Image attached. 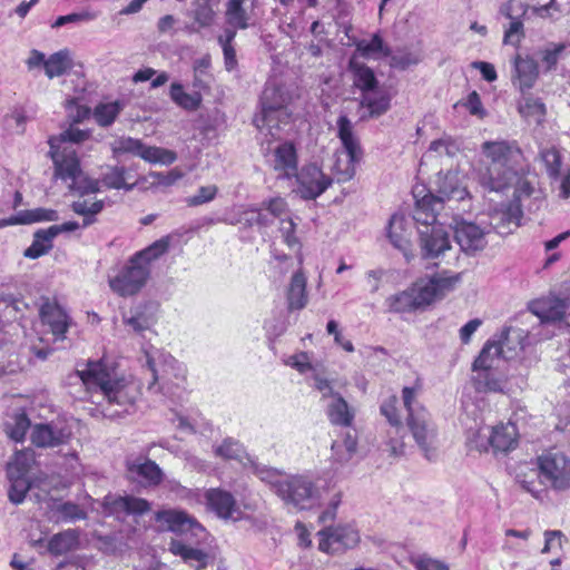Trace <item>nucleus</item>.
I'll return each mask as SVG.
<instances>
[{
	"mask_svg": "<svg viewBox=\"0 0 570 570\" xmlns=\"http://www.w3.org/2000/svg\"><path fill=\"white\" fill-rule=\"evenodd\" d=\"M77 375L91 392V401L101 407L106 417L116 419L129 414L139 397L138 383L129 377H116L114 371L101 362H88Z\"/></svg>",
	"mask_w": 570,
	"mask_h": 570,
	"instance_id": "obj_1",
	"label": "nucleus"
},
{
	"mask_svg": "<svg viewBox=\"0 0 570 570\" xmlns=\"http://www.w3.org/2000/svg\"><path fill=\"white\" fill-rule=\"evenodd\" d=\"M485 157V168L480 174L482 186L492 191L511 187L518 175L529 167L517 141H485L481 146Z\"/></svg>",
	"mask_w": 570,
	"mask_h": 570,
	"instance_id": "obj_2",
	"label": "nucleus"
},
{
	"mask_svg": "<svg viewBox=\"0 0 570 570\" xmlns=\"http://www.w3.org/2000/svg\"><path fill=\"white\" fill-rule=\"evenodd\" d=\"M155 519L165 524L167 530L181 537V539L170 541L169 551L173 554L179 556L196 570L206 568L209 556L194 546L205 541L207 532L195 518L185 511L169 509L158 511Z\"/></svg>",
	"mask_w": 570,
	"mask_h": 570,
	"instance_id": "obj_3",
	"label": "nucleus"
},
{
	"mask_svg": "<svg viewBox=\"0 0 570 570\" xmlns=\"http://www.w3.org/2000/svg\"><path fill=\"white\" fill-rule=\"evenodd\" d=\"M89 132L76 127H69L58 136L49 138L50 156L55 165V177L68 183L71 190H96L92 185H79L82 178L79 158L73 144L88 139Z\"/></svg>",
	"mask_w": 570,
	"mask_h": 570,
	"instance_id": "obj_4",
	"label": "nucleus"
},
{
	"mask_svg": "<svg viewBox=\"0 0 570 570\" xmlns=\"http://www.w3.org/2000/svg\"><path fill=\"white\" fill-rule=\"evenodd\" d=\"M169 243L161 238L131 256L115 277L109 279L110 288L120 296H132L141 291L150 276V265L168 249Z\"/></svg>",
	"mask_w": 570,
	"mask_h": 570,
	"instance_id": "obj_5",
	"label": "nucleus"
},
{
	"mask_svg": "<svg viewBox=\"0 0 570 570\" xmlns=\"http://www.w3.org/2000/svg\"><path fill=\"white\" fill-rule=\"evenodd\" d=\"M294 90L288 86L278 83L276 80H269L262 94V110L254 118V124L258 129H267L272 136L276 134L282 124H287L292 117L291 105L294 100Z\"/></svg>",
	"mask_w": 570,
	"mask_h": 570,
	"instance_id": "obj_6",
	"label": "nucleus"
},
{
	"mask_svg": "<svg viewBox=\"0 0 570 570\" xmlns=\"http://www.w3.org/2000/svg\"><path fill=\"white\" fill-rule=\"evenodd\" d=\"M271 485L286 505L298 510L312 507L318 499L317 487L306 475L277 478Z\"/></svg>",
	"mask_w": 570,
	"mask_h": 570,
	"instance_id": "obj_7",
	"label": "nucleus"
},
{
	"mask_svg": "<svg viewBox=\"0 0 570 570\" xmlns=\"http://www.w3.org/2000/svg\"><path fill=\"white\" fill-rule=\"evenodd\" d=\"M337 136L343 146V153L335 163V171L340 181L350 180L355 175V164L362 157L358 139L354 135L351 120L342 115L337 119Z\"/></svg>",
	"mask_w": 570,
	"mask_h": 570,
	"instance_id": "obj_8",
	"label": "nucleus"
},
{
	"mask_svg": "<svg viewBox=\"0 0 570 570\" xmlns=\"http://www.w3.org/2000/svg\"><path fill=\"white\" fill-rule=\"evenodd\" d=\"M540 476L554 490L570 489V455L561 451H549L538 458Z\"/></svg>",
	"mask_w": 570,
	"mask_h": 570,
	"instance_id": "obj_9",
	"label": "nucleus"
},
{
	"mask_svg": "<svg viewBox=\"0 0 570 570\" xmlns=\"http://www.w3.org/2000/svg\"><path fill=\"white\" fill-rule=\"evenodd\" d=\"M458 282V275H449L446 272L417 281L411 287L417 308L443 298L455 288Z\"/></svg>",
	"mask_w": 570,
	"mask_h": 570,
	"instance_id": "obj_10",
	"label": "nucleus"
},
{
	"mask_svg": "<svg viewBox=\"0 0 570 570\" xmlns=\"http://www.w3.org/2000/svg\"><path fill=\"white\" fill-rule=\"evenodd\" d=\"M458 282V275H449L446 272L417 281L411 287L417 308L443 298L455 288Z\"/></svg>",
	"mask_w": 570,
	"mask_h": 570,
	"instance_id": "obj_11",
	"label": "nucleus"
},
{
	"mask_svg": "<svg viewBox=\"0 0 570 570\" xmlns=\"http://www.w3.org/2000/svg\"><path fill=\"white\" fill-rule=\"evenodd\" d=\"M110 149L114 157H118L124 154H131L151 164L170 165L177 159L176 154L169 149L146 146L141 140L131 137H120L115 139L110 144Z\"/></svg>",
	"mask_w": 570,
	"mask_h": 570,
	"instance_id": "obj_12",
	"label": "nucleus"
},
{
	"mask_svg": "<svg viewBox=\"0 0 570 570\" xmlns=\"http://www.w3.org/2000/svg\"><path fill=\"white\" fill-rule=\"evenodd\" d=\"M318 548L326 553H341L360 543L358 530L352 524L327 527L318 531Z\"/></svg>",
	"mask_w": 570,
	"mask_h": 570,
	"instance_id": "obj_13",
	"label": "nucleus"
},
{
	"mask_svg": "<svg viewBox=\"0 0 570 570\" xmlns=\"http://www.w3.org/2000/svg\"><path fill=\"white\" fill-rule=\"evenodd\" d=\"M529 6L520 0H509L501 4L499 12L510 20L504 30L503 43L519 46L524 38L522 18L527 14Z\"/></svg>",
	"mask_w": 570,
	"mask_h": 570,
	"instance_id": "obj_14",
	"label": "nucleus"
},
{
	"mask_svg": "<svg viewBox=\"0 0 570 570\" xmlns=\"http://www.w3.org/2000/svg\"><path fill=\"white\" fill-rule=\"evenodd\" d=\"M407 425L415 442L424 452V455L429 460H432L434 456L436 433L430 415L425 409H421L419 411V415L407 417Z\"/></svg>",
	"mask_w": 570,
	"mask_h": 570,
	"instance_id": "obj_15",
	"label": "nucleus"
},
{
	"mask_svg": "<svg viewBox=\"0 0 570 570\" xmlns=\"http://www.w3.org/2000/svg\"><path fill=\"white\" fill-rule=\"evenodd\" d=\"M294 177L298 183V191L305 199H315L332 184V179L316 165L304 166Z\"/></svg>",
	"mask_w": 570,
	"mask_h": 570,
	"instance_id": "obj_16",
	"label": "nucleus"
},
{
	"mask_svg": "<svg viewBox=\"0 0 570 570\" xmlns=\"http://www.w3.org/2000/svg\"><path fill=\"white\" fill-rule=\"evenodd\" d=\"M463 178L456 170L440 173L434 181L435 196L442 199L444 204L465 200L469 193Z\"/></svg>",
	"mask_w": 570,
	"mask_h": 570,
	"instance_id": "obj_17",
	"label": "nucleus"
},
{
	"mask_svg": "<svg viewBox=\"0 0 570 570\" xmlns=\"http://www.w3.org/2000/svg\"><path fill=\"white\" fill-rule=\"evenodd\" d=\"M488 223L485 227L490 230H494L499 235H509L513 229L520 226L522 218L521 204H511L494 208L488 215Z\"/></svg>",
	"mask_w": 570,
	"mask_h": 570,
	"instance_id": "obj_18",
	"label": "nucleus"
},
{
	"mask_svg": "<svg viewBox=\"0 0 570 570\" xmlns=\"http://www.w3.org/2000/svg\"><path fill=\"white\" fill-rule=\"evenodd\" d=\"M489 229L485 226L471 222H459L454 227V238L461 249L466 254L482 250L487 245L485 235Z\"/></svg>",
	"mask_w": 570,
	"mask_h": 570,
	"instance_id": "obj_19",
	"label": "nucleus"
},
{
	"mask_svg": "<svg viewBox=\"0 0 570 570\" xmlns=\"http://www.w3.org/2000/svg\"><path fill=\"white\" fill-rule=\"evenodd\" d=\"M129 476L146 487H156L161 483L164 473L159 465L146 458L126 460Z\"/></svg>",
	"mask_w": 570,
	"mask_h": 570,
	"instance_id": "obj_20",
	"label": "nucleus"
},
{
	"mask_svg": "<svg viewBox=\"0 0 570 570\" xmlns=\"http://www.w3.org/2000/svg\"><path fill=\"white\" fill-rule=\"evenodd\" d=\"M40 318L43 325L55 337V341H63L70 326V318L66 311L56 302L47 299L40 307Z\"/></svg>",
	"mask_w": 570,
	"mask_h": 570,
	"instance_id": "obj_21",
	"label": "nucleus"
},
{
	"mask_svg": "<svg viewBox=\"0 0 570 570\" xmlns=\"http://www.w3.org/2000/svg\"><path fill=\"white\" fill-rule=\"evenodd\" d=\"M419 234L422 255L425 258L438 257L450 248L449 234L444 230L442 225L419 228Z\"/></svg>",
	"mask_w": 570,
	"mask_h": 570,
	"instance_id": "obj_22",
	"label": "nucleus"
},
{
	"mask_svg": "<svg viewBox=\"0 0 570 570\" xmlns=\"http://www.w3.org/2000/svg\"><path fill=\"white\" fill-rule=\"evenodd\" d=\"M569 308L570 299L554 296L532 301L529 305L530 312L538 316L542 323L561 321Z\"/></svg>",
	"mask_w": 570,
	"mask_h": 570,
	"instance_id": "obj_23",
	"label": "nucleus"
},
{
	"mask_svg": "<svg viewBox=\"0 0 570 570\" xmlns=\"http://www.w3.org/2000/svg\"><path fill=\"white\" fill-rule=\"evenodd\" d=\"M71 436V430L60 423L38 424L31 433L32 443L40 448L57 446L66 443Z\"/></svg>",
	"mask_w": 570,
	"mask_h": 570,
	"instance_id": "obj_24",
	"label": "nucleus"
},
{
	"mask_svg": "<svg viewBox=\"0 0 570 570\" xmlns=\"http://www.w3.org/2000/svg\"><path fill=\"white\" fill-rule=\"evenodd\" d=\"M208 508L222 519L237 520L239 509L234 495L222 489H209L205 492Z\"/></svg>",
	"mask_w": 570,
	"mask_h": 570,
	"instance_id": "obj_25",
	"label": "nucleus"
},
{
	"mask_svg": "<svg viewBox=\"0 0 570 570\" xmlns=\"http://www.w3.org/2000/svg\"><path fill=\"white\" fill-rule=\"evenodd\" d=\"M254 0H228L226 2V24L234 29L245 30L254 22Z\"/></svg>",
	"mask_w": 570,
	"mask_h": 570,
	"instance_id": "obj_26",
	"label": "nucleus"
},
{
	"mask_svg": "<svg viewBox=\"0 0 570 570\" xmlns=\"http://www.w3.org/2000/svg\"><path fill=\"white\" fill-rule=\"evenodd\" d=\"M145 360L146 366L153 377V382L148 386L149 390H151L159 381H165L169 375V370L180 367L173 356L155 348L147 350L145 352Z\"/></svg>",
	"mask_w": 570,
	"mask_h": 570,
	"instance_id": "obj_27",
	"label": "nucleus"
},
{
	"mask_svg": "<svg viewBox=\"0 0 570 570\" xmlns=\"http://www.w3.org/2000/svg\"><path fill=\"white\" fill-rule=\"evenodd\" d=\"M442 199L438 198L434 194L429 193L422 198L416 199L415 208L413 210V219L425 228V226H439L438 216L440 210L444 208Z\"/></svg>",
	"mask_w": 570,
	"mask_h": 570,
	"instance_id": "obj_28",
	"label": "nucleus"
},
{
	"mask_svg": "<svg viewBox=\"0 0 570 570\" xmlns=\"http://www.w3.org/2000/svg\"><path fill=\"white\" fill-rule=\"evenodd\" d=\"M297 153L292 142H283L273 151L272 167L278 178H293L297 173Z\"/></svg>",
	"mask_w": 570,
	"mask_h": 570,
	"instance_id": "obj_29",
	"label": "nucleus"
},
{
	"mask_svg": "<svg viewBox=\"0 0 570 570\" xmlns=\"http://www.w3.org/2000/svg\"><path fill=\"white\" fill-rule=\"evenodd\" d=\"M105 509L112 514L126 513L134 515H142L150 511V503L142 498L132 495H119L105 498Z\"/></svg>",
	"mask_w": 570,
	"mask_h": 570,
	"instance_id": "obj_30",
	"label": "nucleus"
},
{
	"mask_svg": "<svg viewBox=\"0 0 570 570\" xmlns=\"http://www.w3.org/2000/svg\"><path fill=\"white\" fill-rule=\"evenodd\" d=\"M186 16L191 20L186 24L189 32H199L213 26L216 12L213 8L212 0H193Z\"/></svg>",
	"mask_w": 570,
	"mask_h": 570,
	"instance_id": "obj_31",
	"label": "nucleus"
},
{
	"mask_svg": "<svg viewBox=\"0 0 570 570\" xmlns=\"http://www.w3.org/2000/svg\"><path fill=\"white\" fill-rule=\"evenodd\" d=\"M539 76L538 62L531 57L517 56L514 59L513 83L524 91L531 89Z\"/></svg>",
	"mask_w": 570,
	"mask_h": 570,
	"instance_id": "obj_32",
	"label": "nucleus"
},
{
	"mask_svg": "<svg viewBox=\"0 0 570 570\" xmlns=\"http://www.w3.org/2000/svg\"><path fill=\"white\" fill-rule=\"evenodd\" d=\"M518 431L512 423L500 424L491 429V448L494 452H509L517 446Z\"/></svg>",
	"mask_w": 570,
	"mask_h": 570,
	"instance_id": "obj_33",
	"label": "nucleus"
},
{
	"mask_svg": "<svg viewBox=\"0 0 570 570\" xmlns=\"http://www.w3.org/2000/svg\"><path fill=\"white\" fill-rule=\"evenodd\" d=\"M59 219L58 213L48 208H35L21 210L8 219L0 220V226L7 225H28L37 222H56Z\"/></svg>",
	"mask_w": 570,
	"mask_h": 570,
	"instance_id": "obj_34",
	"label": "nucleus"
},
{
	"mask_svg": "<svg viewBox=\"0 0 570 570\" xmlns=\"http://www.w3.org/2000/svg\"><path fill=\"white\" fill-rule=\"evenodd\" d=\"M491 429L478 422L474 417V425L466 428L465 444L469 451H476L479 453L487 452L491 448Z\"/></svg>",
	"mask_w": 570,
	"mask_h": 570,
	"instance_id": "obj_35",
	"label": "nucleus"
},
{
	"mask_svg": "<svg viewBox=\"0 0 570 570\" xmlns=\"http://www.w3.org/2000/svg\"><path fill=\"white\" fill-rule=\"evenodd\" d=\"M306 277L302 271H297L291 278L287 288V304L289 311L303 309L307 304Z\"/></svg>",
	"mask_w": 570,
	"mask_h": 570,
	"instance_id": "obj_36",
	"label": "nucleus"
},
{
	"mask_svg": "<svg viewBox=\"0 0 570 570\" xmlns=\"http://www.w3.org/2000/svg\"><path fill=\"white\" fill-rule=\"evenodd\" d=\"M507 353L504 350V345H495L494 342H488L485 346L482 348L480 355L473 362L472 370L473 371H497L500 367L502 362V356L500 353Z\"/></svg>",
	"mask_w": 570,
	"mask_h": 570,
	"instance_id": "obj_37",
	"label": "nucleus"
},
{
	"mask_svg": "<svg viewBox=\"0 0 570 570\" xmlns=\"http://www.w3.org/2000/svg\"><path fill=\"white\" fill-rule=\"evenodd\" d=\"M328 420L334 425L350 426L354 420L355 412L343 396H335L326 405Z\"/></svg>",
	"mask_w": 570,
	"mask_h": 570,
	"instance_id": "obj_38",
	"label": "nucleus"
},
{
	"mask_svg": "<svg viewBox=\"0 0 570 570\" xmlns=\"http://www.w3.org/2000/svg\"><path fill=\"white\" fill-rule=\"evenodd\" d=\"M125 325L129 326L134 332L141 333L149 330L155 323V316L149 306H137L124 315Z\"/></svg>",
	"mask_w": 570,
	"mask_h": 570,
	"instance_id": "obj_39",
	"label": "nucleus"
},
{
	"mask_svg": "<svg viewBox=\"0 0 570 570\" xmlns=\"http://www.w3.org/2000/svg\"><path fill=\"white\" fill-rule=\"evenodd\" d=\"M55 237H57L56 228L39 229L33 235L32 244L24 250V256L36 259L47 254L52 248Z\"/></svg>",
	"mask_w": 570,
	"mask_h": 570,
	"instance_id": "obj_40",
	"label": "nucleus"
},
{
	"mask_svg": "<svg viewBox=\"0 0 570 570\" xmlns=\"http://www.w3.org/2000/svg\"><path fill=\"white\" fill-rule=\"evenodd\" d=\"M21 456H23V454L21 452H17L14 454V461L8 464V474L11 480V485L8 494L9 500L14 504H20L21 502H23L26 494L30 489V484L27 481V479L20 475L13 476L12 469L19 464Z\"/></svg>",
	"mask_w": 570,
	"mask_h": 570,
	"instance_id": "obj_41",
	"label": "nucleus"
},
{
	"mask_svg": "<svg viewBox=\"0 0 570 570\" xmlns=\"http://www.w3.org/2000/svg\"><path fill=\"white\" fill-rule=\"evenodd\" d=\"M51 513L56 522H75L87 518V512L71 501H56L51 507Z\"/></svg>",
	"mask_w": 570,
	"mask_h": 570,
	"instance_id": "obj_42",
	"label": "nucleus"
},
{
	"mask_svg": "<svg viewBox=\"0 0 570 570\" xmlns=\"http://www.w3.org/2000/svg\"><path fill=\"white\" fill-rule=\"evenodd\" d=\"M356 436L347 432L343 439L335 440L332 443V460L334 463L343 465L347 463L356 453Z\"/></svg>",
	"mask_w": 570,
	"mask_h": 570,
	"instance_id": "obj_43",
	"label": "nucleus"
},
{
	"mask_svg": "<svg viewBox=\"0 0 570 570\" xmlns=\"http://www.w3.org/2000/svg\"><path fill=\"white\" fill-rule=\"evenodd\" d=\"M523 331L519 328H509L504 331L501 335V338L498 342H494L495 345L503 346L507 353H500L503 360H511L519 354L520 351L523 350Z\"/></svg>",
	"mask_w": 570,
	"mask_h": 570,
	"instance_id": "obj_44",
	"label": "nucleus"
},
{
	"mask_svg": "<svg viewBox=\"0 0 570 570\" xmlns=\"http://www.w3.org/2000/svg\"><path fill=\"white\" fill-rule=\"evenodd\" d=\"M405 218L401 215H393L390 219L387 236L393 246L405 252L409 247L410 232L405 227Z\"/></svg>",
	"mask_w": 570,
	"mask_h": 570,
	"instance_id": "obj_45",
	"label": "nucleus"
},
{
	"mask_svg": "<svg viewBox=\"0 0 570 570\" xmlns=\"http://www.w3.org/2000/svg\"><path fill=\"white\" fill-rule=\"evenodd\" d=\"M528 169L522 175H518V178L512 183L511 186H514L513 199L510 202L511 204H521L523 206V202L531 197L537 198L538 190L535 189V178H529Z\"/></svg>",
	"mask_w": 570,
	"mask_h": 570,
	"instance_id": "obj_46",
	"label": "nucleus"
},
{
	"mask_svg": "<svg viewBox=\"0 0 570 570\" xmlns=\"http://www.w3.org/2000/svg\"><path fill=\"white\" fill-rule=\"evenodd\" d=\"M473 382L479 392L503 393L505 382L495 374V371H474Z\"/></svg>",
	"mask_w": 570,
	"mask_h": 570,
	"instance_id": "obj_47",
	"label": "nucleus"
},
{
	"mask_svg": "<svg viewBox=\"0 0 570 570\" xmlns=\"http://www.w3.org/2000/svg\"><path fill=\"white\" fill-rule=\"evenodd\" d=\"M78 546V532L69 529L63 532L55 534L48 544V549L56 556L65 554Z\"/></svg>",
	"mask_w": 570,
	"mask_h": 570,
	"instance_id": "obj_48",
	"label": "nucleus"
},
{
	"mask_svg": "<svg viewBox=\"0 0 570 570\" xmlns=\"http://www.w3.org/2000/svg\"><path fill=\"white\" fill-rule=\"evenodd\" d=\"M350 67L354 73V85L362 90V94L370 92L376 88L377 80L373 70L355 60H351Z\"/></svg>",
	"mask_w": 570,
	"mask_h": 570,
	"instance_id": "obj_49",
	"label": "nucleus"
},
{
	"mask_svg": "<svg viewBox=\"0 0 570 570\" xmlns=\"http://www.w3.org/2000/svg\"><path fill=\"white\" fill-rule=\"evenodd\" d=\"M170 99L186 110H196L202 102V95L197 91L188 94L178 82H173L169 91Z\"/></svg>",
	"mask_w": 570,
	"mask_h": 570,
	"instance_id": "obj_50",
	"label": "nucleus"
},
{
	"mask_svg": "<svg viewBox=\"0 0 570 570\" xmlns=\"http://www.w3.org/2000/svg\"><path fill=\"white\" fill-rule=\"evenodd\" d=\"M71 68V59L68 50L52 53L45 62V72L48 78L62 76Z\"/></svg>",
	"mask_w": 570,
	"mask_h": 570,
	"instance_id": "obj_51",
	"label": "nucleus"
},
{
	"mask_svg": "<svg viewBox=\"0 0 570 570\" xmlns=\"http://www.w3.org/2000/svg\"><path fill=\"white\" fill-rule=\"evenodd\" d=\"M519 112L529 122L540 125L544 120L546 106L538 98L527 97L520 102Z\"/></svg>",
	"mask_w": 570,
	"mask_h": 570,
	"instance_id": "obj_52",
	"label": "nucleus"
},
{
	"mask_svg": "<svg viewBox=\"0 0 570 570\" xmlns=\"http://www.w3.org/2000/svg\"><path fill=\"white\" fill-rule=\"evenodd\" d=\"M126 173L125 167H107L106 171L101 175L100 181L109 189H125L129 191L134 188L135 184L126 181Z\"/></svg>",
	"mask_w": 570,
	"mask_h": 570,
	"instance_id": "obj_53",
	"label": "nucleus"
},
{
	"mask_svg": "<svg viewBox=\"0 0 570 570\" xmlns=\"http://www.w3.org/2000/svg\"><path fill=\"white\" fill-rule=\"evenodd\" d=\"M122 109L124 102L119 100L99 104L94 110V118L99 126L108 127L115 121Z\"/></svg>",
	"mask_w": 570,
	"mask_h": 570,
	"instance_id": "obj_54",
	"label": "nucleus"
},
{
	"mask_svg": "<svg viewBox=\"0 0 570 570\" xmlns=\"http://www.w3.org/2000/svg\"><path fill=\"white\" fill-rule=\"evenodd\" d=\"M71 208L76 214L83 216L82 226L87 227L95 222V216L102 210L104 202L79 199L72 203Z\"/></svg>",
	"mask_w": 570,
	"mask_h": 570,
	"instance_id": "obj_55",
	"label": "nucleus"
},
{
	"mask_svg": "<svg viewBox=\"0 0 570 570\" xmlns=\"http://www.w3.org/2000/svg\"><path fill=\"white\" fill-rule=\"evenodd\" d=\"M414 294L411 288L397 293L395 295H391L386 298V304L390 312L393 313H406L417 309Z\"/></svg>",
	"mask_w": 570,
	"mask_h": 570,
	"instance_id": "obj_56",
	"label": "nucleus"
},
{
	"mask_svg": "<svg viewBox=\"0 0 570 570\" xmlns=\"http://www.w3.org/2000/svg\"><path fill=\"white\" fill-rule=\"evenodd\" d=\"M361 106L368 110L371 117L384 114L390 107V99L385 95L377 96L374 90L362 94Z\"/></svg>",
	"mask_w": 570,
	"mask_h": 570,
	"instance_id": "obj_57",
	"label": "nucleus"
},
{
	"mask_svg": "<svg viewBox=\"0 0 570 570\" xmlns=\"http://www.w3.org/2000/svg\"><path fill=\"white\" fill-rule=\"evenodd\" d=\"M564 49L566 46L563 43L551 42L538 51L539 59L546 71L556 69L557 63Z\"/></svg>",
	"mask_w": 570,
	"mask_h": 570,
	"instance_id": "obj_58",
	"label": "nucleus"
},
{
	"mask_svg": "<svg viewBox=\"0 0 570 570\" xmlns=\"http://www.w3.org/2000/svg\"><path fill=\"white\" fill-rule=\"evenodd\" d=\"M356 51L365 58L383 53L390 55V49L384 46L383 39L379 35H373L370 40H361L356 43Z\"/></svg>",
	"mask_w": 570,
	"mask_h": 570,
	"instance_id": "obj_59",
	"label": "nucleus"
},
{
	"mask_svg": "<svg viewBox=\"0 0 570 570\" xmlns=\"http://www.w3.org/2000/svg\"><path fill=\"white\" fill-rule=\"evenodd\" d=\"M540 158L546 166L547 174L551 178H558L561 169V155L554 147L543 148Z\"/></svg>",
	"mask_w": 570,
	"mask_h": 570,
	"instance_id": "obj_60",
	"label": "nucleus"
},
{
	"mask_svg": "<svg viewBox=\"0 0 570 570\" xmlns=\"http://www.w3.org/2000/svg\"><path fill=\"white\" fill-rule=\"evenodd\" d=\"M215 454L225 460L242 461L245 456V450L238 441L226 439L215 449Z\"/></svg>",
	"mask_w": 570,
	"mask_h": 570,
	"instance_id": "obj_61",
	"label": "nucleus"
},
{
	"mask_svg": "<svg viewBox=\"0 0 570 570\" xmlns=\"http://www.w3.org/2000/svg\"><path fill=\"white\" fill-rule=\"evenodd\" d=\"M295 228L296 225L292 218L281 219L279 233L282 235L284 243L287 245L289 249L294 252H299L301 243L295 235Z\"/></svg>",
	"mask_w": 570,
	"mask_h": 570,
	"instance_id": "obj_62",
	"label": "nucleus"
},
{
	"mask_svg": "<svg viewBox=\"0 0 570 570\" xmlns=\"http://www.w3.org/2000/svg\"><path fill=\"white\" fill-rule=\"evenodd\" d=\"M397 397L395 395L390 396L387 400L383 402L381 405V413L387 419L390 424L395 429V433H397L401 428V415L397 411Z\"/></svg>",
	"mask_w": 570,
	"mask_h": 570,
	"instance_id": "obj_63",
	"label": "nucleus"
},
{
	"mask_svg": "<svg viewBox=\"0 0 570 570\" xmlns=\"http://www.w3.org/2000/svg\"><path fill=\"white\" fill-rule=\"evenodd\" d=\"M218 188L216 185L202 186L197 193L186 198V204L190 207L200 206L212 202L217 195Z\"/></svg>",
	"mask_w": 570,
	"mask_h": 570,
	"instance_id": "obj_64",
	"label": "nucleus"
}]
</instances>
